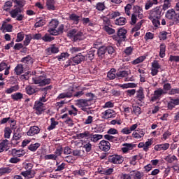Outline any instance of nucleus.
<instances>
[{"label":"nucleus","instance_id":"nucleus-1","mask_svg":"<svg viewBox=\"0 0 179 179\" xmlns=\"http://www.w3.org/2000/svg\"><path fill=\"white\" fill-rule=\"evenodd\" d=\"M87 97H91L89 99H78L75 101L76 106L79 107L83 111H87V107H90L92 106V101L93 100V97L94 95L92 93H88L86 94Z\"/></svg>","mask_w":179,"mask_h":179},{"label":"nucleus","instance_id":"nucleus-2","mask_svg":"<svg viewBox=\"0 0 179 179\" xmlns=\"http://www.w3.org/2000/svg\"><path fill=\"white\" fill-rule=\"evenodd\" d=\"M113 38L115 41H117L119 44L122 43V41H125V38H127V29L124 28L119 29L117 35H113Z\"/></svg>","mask_w":179,"mask_h":179},{"label":"nucleus","instance_id":"nucleus-3","mask_svg":"<svg viewBox=\"0 0 179 179\" xmlns=\"http://www.w3.org/2000/svg\"><path fill=\"white\" fill-rule=\"evenodd\" d=\"M58 24H59V21L57 19H52L49 23L48 33L52 36H58V33L57 32Z\"/></svg>","mask_w":179,"mask_h":179},{"label":"nucleus","instance_id":"nucleus-4","mask_svg":"<svg viewBox=\"0 0 179 179\" xmlns=\"http://www.w3.org/2000/svg\"><path fill=\"white\" fill-rule=\"evenodd\" d=\"M85 55H82V53H79L69 60V65H79V64H80L82 61H85Z\"/></svg>","mask_w":179,"mask_h":179},{"label":"nucleus","instance_id":"nucleus-5","mask_svg":"<svg viewBox=\"0 0 179 179\" xmlns=\"http://www.w3.org/2000/svg\"><path fill=\"white\" fill-rule=\"evenodd\" d=\"M162 68L160 64L157 60H154L151 64V75L152 76H156L159 73V69Z\"/></svg>","mask_w":179,"mask_h":179},{"label":"nucleus","instance_id":"nucleus-6","mask_svg":"<svg viewBox=\"0 0 179 179\" xmlns=\"http://www.w3.org/2000/svg\"><path fill=\"white\" fill-rule=\"evenodd\" d=\"M34 108L35 109L36 113L38 115L43 114V113H44V111H45L46 110V108L45 107L44 103L40 101L35 102Z\"/></svg>","mask_w":179,"mask_h":179},{"label":"nucleus","instance_id":"nucleus-7","mask_svg":"<svg viewBox=\"0 0 179 179\" xmlns=\"http://www.w3.org/2000/svg\"><path fill=\"white\" fill-rule=\"evenodd\" d=\"M115 111L112 109H107L101 113V117L104 120H108V118H115Z\"/></svg>","mask_w":179,"mask_h":179},{"label":"nucleus","instance_id":"nucleus-8","mask_svg":"<svg viewBox=\"0 0 179 179\" xmlns=\"http://www.w3.org/2000/svg\"><path fill=\"white\" fill-rule=\"evenodd\" d=\"M163 94H166L164 90L158 88L154 92V94L151 97V101H156L157 100H159V99H160Z\"/></svg>","mask_w":179,"mask_h":179},{"label":"nucleus","instance_id":"nucleus-9","mask_svg":"<svg viewBox=\"0 0 179 179\" xmlns=\"http://www.w3.org/2000/svg\"><path fill=\"white\" fill-rule=\"evenodd\" d=\"M99 148L100 150H102L103 152H108V150L111 148V144H110V142L102 140L99 143Z\"/></svg>","mask_w":179,"mask_h":179},{"label":"nucleus","instance_id":"nucleus-10","mask_svg":"<svg viewBox=\"0 0 179 179\" xmlns=\"http://www.w3.org/2000/svg\"><path fill=\"white\" fill-rule=\"evenodd\" d=\"M162 10L159 8H154L150 11L148 19H160Z\"/></svg>","mask_w":179,"mask_h":179},{"label":"nucleus","instance_id":"nucleus-11","mask_svg":"<svg viewBox=\"0 0 179 179\" xmlns=\"http://www.w3.org/2000/svg\"><path fill=\"white\" fill-rule=\"evenodd\" d=\"M109 162L113 164H121L124 162V158L121 155H111L109 157Z\"/></svg>","mask_w":179,"mask_h":179},{"label":"nucleus","instance_id":"nucleus-12","mask_svg":"<svg viewBox=\"0 0 179 179\" xmlns=\"http://www.w3.org/2000/svg\"><path fill=\"white\" fill-rule=\"evenodd\" d=\"M145 130L143 129H138L137 130H134V131L132 134L133 138L134 139H143L145 136Z\"/></svg>","mask_w":179,"mask_h":179},{"label":"nucleus","instance_id":"nucleus-13","mask_svg":"<svg viewBox=\"0 0 179 179\" xmlns=\"http://www.w3.org/2000/svg\"><path fill=\"white\" fill-rule=\"evenodd\" d=\"M45 52L48 55H51V54H58V52H59V48H58V45L52 44L45 50Z\"/></svg>","mask_w":179,"mask_h":179},{"label":"nucleus","instance_id":"nucleus-14","mask_svg":"<svg viewBox=\"0 0 179 179\" xmlns=\"http://www.w3.org/2000/svg\"><path fill=\"white\" fill-rule=\"evenodd\" d=\"M169 148H170V143H162V144L155 145L154 147V149L157 152H162V151L164 152V151L167 150V149H169Z\"/></svg>","mask_w":179,"mask_h":179},{"label":"nucleus","instance_id":"nucleus-15","mask_svg":"<svg viewBox=\"0 0 179 179\" xmlns=\"http://www.w3.org/2000/svg\"><path fill=\"white\" fill-rule=\"evenodd\" d=\"M176 106H179V98H177V99L170 98V100L167 103L168 110H173V108H176Z\"/></svg>","mask_w":179,"mask_h":179},{"label":"nucleus","instance_id":"nucleus-16","mask_svg":"<svg viewBox=\"0 0 179 179\" xmlns=\"http://www.w3.org/2000/svg\"><path fill=\"white\" fill-rule=\"evenodd\" d=\"M138 128V124H132L130 128L124 127L121 130V133L124 135H129V134H132V131H135Z\"/></svg>","mask_w":179,"mask_h":179},{"label":"nucleus","instance_id":"nucleus-17","mask_svg":"<svg viewBox=\"0 0 179 179\" xmlns=\"http://www.w3.org/2000/svg\"><path fill=\"white\" fill-rule=\"evenodd\" d=\"M73 94V87H70L69 89V91L67 92H63L60 94L57 99H69L71 98Z\"/></svg>","mask_w":179,"mask_h":179},{"label":"nucleus","instance_id":"nucleus-18","mask_svg":"<svg viewBox=\"0 0 179 179\" xmlns=\"http://www.w3.org/2000/svg\"><path fill=\"white\" fill-rule=\"evenodd\" d=\"M37 134H40V128L37 126L31 127L27 132L28 136H34Z\"/></svg>","mask_w":179,"mask_h":179},{"label":"nucleus","instance_id":"nucleus-19","mask_svg":"<svg viewBox=\"0 0 179 179\" xmlns=\"http://www.w3.org/2000/svg\"><path fill=\"white\" fill-rule=\"evenodd\" d=\"M177 13H176V10L174 9H170L166 13V18L169 19V20H174V17H176Z\"/></svg>","mask_w":179,"mask_h":179},{"label":"nucleus","instance_id":"nucleus-20","mask_svg":"<svg viewBox=\"0 0 179 179\" xmlns=\"http://www.w3.org/2000/svg\"><path fill=\"white\" fill-rule=\"evenodd\" d=\"M99 173L100 174H106V176H110V174H113L114 173V168H106V169H99Z\"/></svg>","mask_w":179,"mask_h":179},{"label":"nucleus","instance_id":"nucleus-21","mask_svg":"<svg viewBox=\"0 0 179 179\" xmlns=\"http://www.w3.org/2000/svg\"><path fill=\"white\" fill-rule=\"evenodd\" d=\"M80 139H87V141H90V136H92V133L89 131H84L78 135Z\"/></svg>","mask_w":179,"mask_h":179},{"label":"nucleus","instance_id":"nucleus-22","mask_svg":"<svg viewBox=\"0 0 179 179\" xmlns=\"http://www.w3.org/2000/svg\"><path fill=\"white\" fill-rule=\"evenodd\" d=\"M9 145V141L5 139L0 143V153L8 150V145Z\"/></svg>","mask_w":179,"mask_h":179},{"label":"nucleus","instance_id":"nucleus-23","mask_svg":"<svg viewBox=\"0 0 179 179\" xmlns=\"http://www.w3.org/2000/svg\"><path fill=\"white\" fill-rule=\"evenodd\" d=\"M117 86L122 89H133L136 87L137 85L134 83H128L124 84H118Z\"/></svg>","mask_w":179,"mask_h":179},{"label":"nucleus","instance_id":"nucleus-24","mask_svg":"<svg viewBox=\"0 0 179 179\" xmlns=\"http://www.w3.org/2000/svg\"><path fill=\"white\" fill-rule=\"evenodd\" d=\"M100 139H103V135L91 134V136L90 138V141H91V142H93L94 143H97V142L99 141Z\"/></svg>","mask_w":179,"mask_h":179},{"label":"nucleus","instance_id":"nucleus-25","mask_svg":"<svg viewBox=\"0 0 179 179\" xmlns=\"http://www.w3.org/2000/svg\"><path fill=\"white\" fill-rule=\"evenodd\" d=\"M138 73H140V81L141 82H146V79L148 78V73L145 72V70L139 69L138 70Z\"/></svg>","mask_w":179,"mask_h":179},{"label":"nucleus","instance_id":"nucleus-26","mask_svg":"<svg viewBox=\"0 0 179 179\" xmlns=\"http://www.w3.org/2000/svg\"><path fill=\"white\" fill-rule=\"evenodd\" d=\"M20 13H22V10L20 9V8L17 7L15 9H13L10 12V15L11 16V17H13V19H16V17H17L18 15Z\"/></svg>","mask_w":179,"mask_h":179},{"label":"nucleus","instance_id":"nucleus-27","mask_svg":"<svg viewBox=\"0 0 179 179\" xmlns=\"http://www.w3.org/2000/svg\"><path fill=\"white\" fill-rule=\"evenodd\" d=\"M24 153V151L23 150L13 149L11 151V155L14 157H22Z\"/></svg>","mask_w":179,"mask_h":179},{"label":"nucleus","instance_id":"nucleus-28","mask_svg":"<svg viewBox=\"0 0 179 179\" xmlns=\"http://www.w3.org/2000/svg\"><path fill=\"white\" fill-rule=\"evenodd\" d=\"M122 146V152L124 153H128L129 150H132L134 149V145H132L131 143H124Z\"/></svg>","mask_w":179,"mask_h":179},{"label":"nucleus","instance_id":"nucleus-29","mask_svg":"<svg viewBox=\"0 0 179 179\" xmlns=\"http://www.w3.org/2000/svg\"><path fill=\"white\" fill-rule=\"evenodd\" d=\"M158 1L157 0H147V2L145 3V10H149L153 5H157Z\"/></svg>","mask_w":179,"mask_h":179},{"label":"nucleus","instance_id":"nucleus-30","mask_svg":"<svg viewBox=\"0 0 179 179\" xmlns=\"http://www.w3.org/2000/svg\"><path fill=\"white\" fill-rule=\"evenodd\" d=\"M13 27L10 24H2L1 30H2V31H3V33H6V31L10 32V31H12Z\"/></svg>","mask_w":179,"mask_h":179},{"label":"nucleus","instance_id":"nucleus-31","mask_svg":"<svg viewBox=\"0 0 179 179\" xmlns=\"http://www.w3.org/2000/svg\"><path fill=\"white\" fill-rule=\"evenodd\" d=\"M46 6L49 10H55V1L54 0H47Z\"/></svg>","mask_w":179,"mask_h":179},{"label":"nucleus","instance_id":"nucleus-32","mask_svg":"<svg viewBox=\"0 0 179 179\" xmlns=\"http://www.w3.org/2000/svg\"><path fill=\"white\" fill-rule=\"evenodd\" d=\"M50 125L48 127V131H52V129H55L57 125H58V122L55 120V118L52 117L50 119Z\"/></svg>","mask_w":179,"mask_h":179},{"label":"nucleus","instance_id":"nucleus-33","mask_svg":"<svg viewBox=\"0 0 179 179\" xmlns=\"http://www.w3.org/2000/svg\"><path fill=\"white\" fill-rule=\"evenodd\" d=\"M23 177H27V178H33L34 177V171H25L21 173Z\"/></svg>","mask_w":179,"mask_h":179},{"label":"nucleus","instance_id":"nucleus-34","mask_svg":"<svg viewBox=\"0 0 179 179\" xmlns=\"http://www.w3.org/2000/svg\"><path fill=\"white\" fill-rule=\"evenodd\" d=\"M159 57L161 58H164L166 57V44L162 43L159 46Z\"/></svg>","mask_w":179,"mask_h":179},{"label":"nucleus","instance_id":"nucleus-35","mask_svg":"<svg viewBox=\"0 0 179 179\" xmlns=\"http://www.w3.org/2000/svg\"><path fill=\"white\" fill-rule=\"evenodd\" d=\"M17 90H19V85H14L6 90L5 93H6V94H11V93L17 92Z\"/></svg>","mask_w":179,"mask_h":179},{"label":"nucleus","instance_id":"nucleus-36","mask_svg":"<svg viewBox=\"0 0 179 179\" xmlns=\"http://www.w3.org/2000/svg\"><path fill=\"white\" fill-rule=\"evenodd\" d=\"M106 50H107V47L106 46L99 48L97 52V54L99 58H103L104 57V55L106 54V52H107Z\"/></svg>","mask_w":179,"mask_h":179},{"label":"nucleus","instance_id":"nucleus-37","mask_svg":"<svg viewBox=\"0 0 179 179\" xmlns=\"http://www.w3.org/2000/svg\"><path fill=\"white\" fill-rule=\"evenodd\" d=\"M125 23H127V20L124 17H120L115 21V24L117 26H124Z\"/></svg>","mask_w":179,"mask_h":179},{"label":"nucleus","instance_id":"nucleus-38","mask_svg":"<svg viewBox=\"0 0 179 179\" xmlns=\"http://www.w3.org/2000/svg\"><path fill=\"white\" fill-rule=\"evenodd\" d=\"M13 6V1H8L4 3V6L3 7V10H6V12H8V10H10V8Z\"/></svg>","mask_w":179,"mask_h":179},{"label":"nucleus","instance_id":"nucleus-39","mask_svg":"<svg viewBox=\"0 0 179 179\" xmlns=\"http://www.w3.org/2000/svg\"><path fill=\"white\" fill-rule=\"evenodd\" d=\"M11 99L15 101H19V100H22V99H23V94L20 92L15 93L11 95Z\"/></svg>","mask_w":179,"mask_h":179},{"label":"nucleus","instance_id":"nucleus-40","mask_svg":"<svg viewBox=\"0 0 179 179\" xmlns=\"http://www.w3.org/2000/svg\"><path fill=\"white\" fill-rule=\"evenodd\" d=\"M21 62L27 65H31V64H33V58L30 56H27L21 59Z\"/></svg>","mask_w":179,"mask_h":179},{"label":"nucleus","instance_id":"nucleus-41","mask_svg":"<svg viewBox=\"0 0 179 179\" xmlns=\"http://www.w3.org/2000/svg\"><path fill=\"white\" fill-rule=\"evenodd\" d=\"M162 6L163 10H167V9L171 8V0H164Z\"/></svg>","mask_w":179,"mask_h":179},{"label":"nucleus","instance_id":"nucleus-42","mask_svg":"<svg viewBox=\"0 0 179 179\" xmlns=\"http://www.w3.org/2000/svg\"><path fill=\"white\" fill-rule=\"evenodd\" d=\"M165 160L168 162V163H174V162H178V159H177L176 155H169L165 158Z\"/></svg>","mask_w":179,"mask_h":179},{"label":"nucleus","instance_id":"nucleus-43","mask_svg":"<svg viewBox=\"0 0 179 179\" xmlns=\"http://www.w3.org/2000/svg\"><path fill=\"white\" fill-rule=\"evenodd\" d=\"M115 72H117V70H115V69H112L110 70V71L108 72V79H110V80H113V79H115V76H117V75H115Z\"/></svg>","mask_w":179,"mask_h":179},{"label":"nucleus","instance_id":"nucleus-44","mask_svg":"<svg viewBox=\"0 0 179 179\" xmlns=\"http://www.w3.org/2000/svg\"><path fill=\"white\" fill-rule=\"evenodd\" d=\"M146 59V56H140L135 60L131 62L133 65H138V64H141V62H143L144 60Z\"/></svg>","mask_w":179,"mask_h":179},{"label":"nucleus","instance_id":"nucleus-45","mask_svg":"<svg viewBox=\"0 0 179 179\" xmlns=\"http://www.w3.org/2000/svg\"><path fill=\"white\" fill-rule=\"evenodd\" d=\"M106 9V4L104 2H99L96 5V10L99 12H103Z\"/></svg>","mask_w":179,"mask_h":179},{"label":"nucleus","instance_id":"nucleus-46","mask_svg":"<svg viewBox=\"0 0 179 179\" xmlns=\"http://www.w3.org/2000/svg\"><path fill=\"white\" fill-rule=\"evenodd\" d=\"M43 76H34L32 78V81L34 83V85H38V86H41V80H42Z\"/></svg>","mask_w":179,"mask_h":179},{"label":"nucleus","instance_id":"nucleus-47","mask_svg":"<svg viewBox=\"0 0 179 179\" xmlns=\"http://www.w3.org/2000/svg\"><path fill=\"white\" fill-rule=\"evenodd\" d=\"M33 40V38L31 34L25 35V39L23 41V44L25 47H27L30 44V41Z\"/></svg>","mask_w":179,"mask_h":179},{"label":"nucleus","instance_id":"nucleus-48","mask_svg":"<svg viewBox=\"0 0 179 179\" xmlns=\"http://www.w3.org/2000/svg\"><path fill=\"white\" fill-rule=\"evenodd\" d=\"M13 2L15 3V8L19 6V8H23L26 5V1L24 0H13Z\"/></svg>","mask_w":179,"mask_h":179},{"label":"nucleus","instance_id":"nucleus-49","mask_svg":"<svg viewBox=\"0 0 179 179\" xmlns=\"http://www.w3.org/2000/svg\"><path fill=\"white\" fill-rule=\"evenodd\" d=\"M25 90L29 96H31V94H34V93H36V88L31 85L27 86Z\"/></svg>","mask_w":179,"mask_h":179},{"label":"nucleus","instance_id":"nucleus-50","mask_svg":"<svg viewBox=\"0 0 179 179\" xmlns=\"http://www.w3.org/2000/svg\"><path fill=\"white\" fill-rule=\"evenodd\" d=\"M14 71L16 75H22V73L23 72V65L21 64H17Z\"/></svg>","mask_w":179,"mask_h":179},{"label":"nucleus","instance_id":"nucleus-51","mask_svg":"<svg viewBox=\"0 0 179 179\" xmlns=\"http://www.w3.org/2000/svg\"><path fill=\"white\" fill-rule=\"evenodd\" d=\"M12 135V129L10 127H6L4 129V138L9 139Z\"/></svg>","mask_w":179,"mask_h":179},{"label":"nucleus","instance_id":"nucleus-52","mask_svg":"<svg viewBox=\"0 0 179 179\" xmlns=\"http://www.w3.org/2000/svg\"><path fill=\"white\" fill-rule=\"evenodd\" d=\"M69 19H70V20H73V22H74V23L78 24V23H79V20L80 19V17H79L76 14H71L69 16Z\"/></svg>","mask_w":179,"mask_h":179},{"label":"nucleus","instance_id":"nucleus-53","mask_svg":"<svg viewBox=\"0 0 179 179\" xmlns=\"http://www.w3.org/2000/svg\"><path fill=\"white\" fill-rule=\"evenodd\" d=\"M85 38V35H83V33L81 31L76 32V36H74V41H78L79 40H83Z\"/></svg>","mask_w":179,"mask_h":179},{"label":"nucleus","instance_id":"nucleus-54","mask_svg":"<svg viewBox=\"0 0 179 179\" xmlns=\"http://www.w3.org/2000/svg\"><path fill=\"white\" fill-rule=\"evenodd\" d=\"M171 135H172L171 131L166 130L163 133L162 140L167 141V139H169V138H170V136H171Z\"/></svg>","mask_w":179,"mask_h":179},{"label":"nucleus","instance_id":"nucleus-55","mask_svg":"<svg viewBox=\"0 0 179 179\" xmlns=\"http://www.w3.org/2000/svg\"><path fill=\"white\" fill-rule=\"evenodd\" d=\"M128 75H129V73L127 71H120L116 73V76L117 78H127Z\"/></svg>","mask_w":179,"mask_h":179},{"label":"nucleus","instance_id":"nucleus-56","mask_svg":"<svg viewBox=\"0 0 179 179\" xmlns=\"http://www.w3.org/2000/svg\"><path fill=\"white\" fill-rule=\"evenodd\" d=\"M132 108H133V113L134 114H135V115H139L142 114V109H141V107L133 105Z\"/></svg>","mask_w":179,"mask_h":179},{"label":"nucleus","instance_id":"nucleus-57","mask_svg":"<svg viewBox=\"0 0 179 179\" xmlns=\"http://www.w3.org/2000/svg\"><path fill=\"white\" fill-rule=\"evenodd\" d=\"M38 148H40V143H36L34 144H31L28 147V149H29V150H31V152H36V150L38 149Z\"/></svg>","mask_w":179,"mask_h":179},{"label":"nucleus","instance_id":"nucleus-58","mask_svg":"<svg viewBox=\"0 0 179 179\" xmlns=\"http://www.w3.org/2000/svg\"><path fill=\"white\" fill-rule=\"evenodd\" d=\"M137 97L141 101L143 99H145V94H143V88L140 87V89L137 91Z\"/></svg>","mask_w":179,"mask_h":179},{"label":"nucleus","instance_id":"nucleus-59","mask_svg":"<svg viewBox=\"0 0 179 179\" xmlns=\"http://www.w3.org/2000/svg\"><path fill=\"white\" fill-rule=\"evenodd\" d=\"M50 83H51V79L45 78V77L42 76L41 86H45V85H50Z\"/></svg>","mask_w":179,"mask_h":179},{"label":"nucleus","instance_id":"nucleus-60","mask_svg":"<svg viewBox=\"0 0 179 179\" xmlns=\"http://www.w3.org/2000/svg\"><path fill=\"white\" fill-rule=\"evenodd\" d=\"M24 38V32H20L17 34L16 43H20L21 41H23Z\"/></svg>","mask_w":179,"mask_h":179},{"label":"nucleus","instance_id":"nucleus-61","mask_svg":"<svg viewBox=\"0 0 179 179\" xmlns=\"http://www.w3.org/2000/svg\"><path fill=\"white\" fill-rule=\"evenodd\" d=\"M103 30H105V31H106V33H108V34H114V33H115V29L106 25L103 27Z\"/></svg>","mask_w":179,"mask_h":179},{"label":"nucleus","instance_id":"nucleus-62","mask_svg":"<svg viewBox=\"0 0 179 179\" xmlns=\"http://www.w3.org/2000/svg\"><path fill=\"white\" fill-rule=\"evenodd\" d=\"M131 9H132V5L128 3L124 7V12L127 16H131Z\"/></svg>","mask_w":179,"mask_h":179},{"label":"nucleus","instance_id":"nucleus-63","mask_svg":"<svg viewBox=\"0 0 179 179\" xmlns=\"http://www.w3.org/2000/svg\"><path fill=\"white\" fill-rule=\"evenodd\" d=\"M12 170L8 167L6 168H0V176H3V174H6V173H10Z\"/></svg>","mask_w":179,"mask_h":179},{"label":"nucleus","instance_id":"nucleus-64","mask_svg":"<svg viewBox=\"0 0 179 179\" xmlns=\"http://www.w3.org/2000/svg\"><path fill=\"white\" fill-rule=\"evenodd\" d=\"M45 24V20L39 19V20L35 24V27H43Z\"/></svg>","mask_w":179,"mask_h":179}]
</instances>
